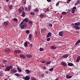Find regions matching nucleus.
Masks as SVG:
<instances>
[{
  "label": "nucleus",
  "instance_id": "obj_1",
  "mask_svg": "<svg viewBox=\"0 0 80 80\" xmlns=\"http://www.w3.org/2000/svg\"><path fill=\"white\" fill-rule=\"evenodd\" d=\"M19 26H20L21 28L22 29H23L25 27H27V23L26 22L23 23V21H22V22L21 23Z\"/></svg>",
  "mask_w": 80,
  "mask_h": 80
},
{
  "label": "nucleus",
  "instance_id": "obj_2",
  "mask_svg": "<svg viewBox=\"0 0 80 80\" xmlns=\"http://www.w3.org/2000/svg\"><path fill=\"white\" fill-rule=\"evenodd\" d=\"M13 68V66L10 65V66H8L4 70L5 72H8L11 69Z\"/></svg>",
  "mask_w": 80,
  "mask_h": 80
},
{
  "label": "nucleus",
  "instance_id": "obj_3",
  "mask_svg": "<svg viewBox=\"0 0 80 80\" xmlns=\"http://www.w3.org/2000/svg\"><path fill=\"white\" fill-rule=\"evenodd\" d=\"M11 73H17V70L14 68L12 69L10 71Z\"/></svg>",
  "mask_w": 80,
  "mask_h": 80
},
{
  "label": "nucleus",
  "instance_id": "obj_4",
  "mask_svg": "<svg viewBox=\"0 0 80 80\" xmlns=\"http://www.w3.org/2000/svg\"><path fill=\"white\" fill-rule=\"evenodd\" d=\"M30 77L28 75H27L25 77H23V79L25 80H30Z\"/></svg>",
  "mask_w": 80,
  "mask_h": 80
},
{
  "label": "nucleus",
  "instance_id": "obj_5",
  "mask_svg": "<svg viewBox=\"0 0 80 80\" xmlns=\"http://www.w3.org/2000/svg\"><path fill=\"white\" fill-rule=\"evenodd\" d=\"M6 50V53L7 54H10V52L11 51H10V50L9 49H5Z\"/></svg>",
  "mask_w": 80,
  "mask_h": 80
},
{
  "label": "nucleus",
  "instance_id": "obj_6",
  "mask_svg": "<svg viewBox=\"0 0 80 80\" xmlns=\"http://www.w3.org/2000/svg\"><path fill=\"white\" fill-rule=\"evenodd\" d=\"M20 57L22 58H23V59L26 58V57L25 55L23 54H20Z\"/></svg>",
  "mask_w": 80,
  "mask_h": 80
},
{
  "label": "nucleus",
  "instance_id": "obj_7",
  "mask_svg": "<svg viewBox=\"0 0 80 80\" xmlns=\"http://www.w3.org/2000/svg\"><path fill=\"white\" fill-rule=\"evenodd\" d=\"M74 28L76 30H79L80 29V28L79 27L77 26H74Z\"/></svg>",
  "mask_w": 80,
  "mask_h": 80
},
{
  "label": "nucleus",
  "instance_id": "obj_8",
  "mask_svg": "<svg viewBox=\"0 0 80 80\" xmlns=\"http://www.w3.org/2000/svg\"><path fill=\"white\" fill-rule=\"evenodd\" d=\"M51 36H52V33L51 32H49L47 35V38H48L50 37H51Z\"/></svg>",
  "mask_w": 80,
  "mask_h": 80
},
{
  "label": "nucleus",
  "instance_id": "obj_9",
  "mask_svg": "<svg viewBox=\"0 0 80 80\" xmlns=\"http://www.w3.org/2000/svg\"><path fill=\"white\" fill-rule=\"evenodd\" d=\"M68 66H70V67H72V66H74V64L71 62H68Z\"/></svg>",
  "mask_w": 80,
  "mask_h": 80
},
{
  "label": "nucleus",
  "instance_id": "obj_10",
  "mask_svg": "<svg viewBox=\"0 0 80 80\" xmlns=\"http://www.w3.org/2000/svg\"><path fill=\"white\" fill-rule=\"evenodd\" d=\"M61 64L63 66H64V67H66V66H67V63H65V62H61Z\"/></svg>",
  "mask_w": 80,
  "mask_h": 80
},
{
  "label": "nucleus",
  "instance_id": "obj_11",
  "mask_svg": "<svg viewBox=\"0 0 80 80\" xmlns=\"http://www.w3.org/2000/svg\"><path fill=\"white\" fill-rule=\"evenodd\" d=\"M28 20L27 18H25L24 20H23L22 21V22H23V23H25L24 22H28Z\"/></svg>",
  "mask_w": 80,
  "mask_h": 80
},
{
  "label": "nucleus",
  "instance_id": "obj_12",
  "mask_svg": "<svg viewBox=\"0 0 80 80\" xmlns=\"http://www.w3.org/2000/svg\"><path fill=\"white\" fill-rule=\"evenodd\" d=\"M63 32H60L59 33V35L61 36V37H63Z\"/></svg>",
  "mask_w": 80,
  "mask_h": 80
},
{
  "label": "nucleus",
  "instance_id": "obj_13",
  "mask_svg": "<svg viewBox=\"0 0 80 80\" xmlns=\"http://www.w3.org/2000/svg\"><path fill=\"white\" fill-rule=\"evenodd\" d=\"M72 77V76H69L68 75H67L66 76V78H67V79H68L69 78H71Z\"/></svg>",
  "mask_w": 80,
  "mask_h": 80
},
{
  "label": "nucleus",
  "instance_id": "obj_14",
  "mask_svg": "<svg viewBox=\"0 0 80 80\" xmlns=\"http://www.w3.org/2000/svg\"><path fill=\"white\" fill-rule=\"evenodd\" d=\"M14 52H16L17 53H20L21 52V51L19 50H15L14 51Z\"/></svg>",
  "mask_w": 80,
  "mask_h": 80
},
{
  "label": "nucleus",
  "instance_id": "obj_15",
  "mask_svg": "<svg viewBox=\"0 0 80 80\" xmlns=\"http://www.w3.org/2000/svg\"><path fill=\"white\" fill-rule=\"evenodd\" d=\"M44 14H41L40 15V17L41 18H43L44 17Z\"/></svg>",
  "mask_w": 80,
  "mask_h": 80
},
{
  "label": "nucleus",
  "instance_id": "obj_16",
  "mask_svg": "<svg viewBox=\"0 0 80 80\" xmlns=\"http://www.w3.org/2000/svg\"><path fill=\"white\" fill-rule=\"evenodd\" d=\"M75 25H78V26H79L80 25V22H78L77 23H74Z\"/></svg>",
  "mask_w": 80,
  "mask_h": 80
},
{
  "label": "nucleus",
  "instance_id": "obj_17",
  "mask_svg": "<svg viewBox=\"0 0 80 80\" xmlns=\"http://www.w3.org/2000/svg\"><path fill=\"white\" fill-rule=\"evenodd\" d=\"M4 25L5 26H8V23L7 22H4Z\"/></svg>",
  "mask_w": 80,
  "mask_h": 80
},
{
  "label": "nucleus",
  "instance_id": "obj_18",
  "mask_svg": "<svg viewBox=\"0 0 80 80\" xmlns=\"http://www.w3.org/2000/svg\"><path fill=\"white\" fill-rule=\"evenodd\" d=\"M64 58H67L68 57V54H66L64 55L63 56H62Z\"/></svg>",
  "mask_w": 80,
  "mask_h": 80
},
{
  "label": "nucleus",
  "instance_id": "obj_19",
  "mask_svg": "<svg viewBox=\"0 0 80 80\" xmlns=\"http://www.w3.org/2000/svg\"><path fill=\"white\" fill-rule=\"evenodd\" d=\"M25 16V11H23L22 12V16L23 17H24Z\"/></svg>",
  "mask_w": 80,
  "mask_h": 80
},
{
  "label": "nucleus",
  "instance_id": "obj_20",
  "mask_svg": "<svg viewBox=\"0 0 80 80\" xmlns=\"http://www.w3.org/2000/svg\"><path fill=\"white\" fill-rule=\"evenodd\" d=\"M26 56L28 58H31V57H32L30 54H26Z\"/></svg>",
  "mask_w": 80,
  "mask_h": 80
},
{
  "label": "nucleus",
  "instance_id": "obj_21",
  "mask_svg": "<svg viewBox=\"0 0 80 80\" xmlns=\"http://www.w3.org/2000/svg\"><path fill=\"white\" fill-rule=\"evenodd\" d=\"M32 34H30L29 35V40H32Z\"/></svg>",
  "mask_w": 80,
  "mask_h": 80
},
{
  "label": "nucleus",
  "instance_id": "obj_22",
  "mask_svg": "<svg viewBox=\"0 0 80 80\" xmlns=\"http://www.w3.org/2000/svg\"><path fill=\"white\" fill-rule=\"evenodd\" d=\"M24 46L25 47H28V43H27V42H25L24 43Z\"/></svg>",
  "mask_w": 80,
  "mask_h": 80
},
{
  "label": "nucleus",
  "instance_id": "obj_23",
  "mask_svg": "<svg viewBox=\"0 0 80 80\" xmlns=\"http://www.w3.org/2000/svg\"><path fill=\"white\" fill-rule=\"evenodd\" d=\"M80 56H78V58L77 59L76 61L77 62H78L80 61Z\"/></svg>",
  "mask_w": 80,
  "mask_h": 80
},
{
  "label": "nucleus",
  "instance_id": "obj_24",
  "mask_svg": "<svg viewBox=\"0 0 80 80\" xmlns=\"http://www.w3.org/2000/svg\"><path fill=\"white\" fill-rule=\"evenodd\" d=\"M34 12H37L39 11V9L38 8H36L34 10Z\"/></svg>",
  "mask_w": 80,
  "mask_h": 80
},
{
  "label": "nucleus",
  "instance_id": "obj_25",
  "mask_svg": "<svg viewBox=\"0 0 80 80\" xmlns=\"http://www.w3.org/2000/svg\"><path fill=\"white\" fill-rule=\"evenodd\" d=\"M45 29L44 28H42L41 30V33H43V32H45Z\"/></svg>",
  "mask_w": 80,
  "mask_h": 80
},
{
  "label": "nucleus",
  "instance_id": "obj_26",
  "mask_svg": "<svg viewBox=\"0 0 80 80\" xmlns=\"http://www.w3.org/2000/svg\"><path fill=\"white\" fill-rule=\"evenodd\" d=\"M56 48H57L56 47H54L53 46H52L51 47V49H53L55 50V49H56Z\"/></svg>",
  "mask_w": 80,
  "mask_h": 80
},
{
  "label": "nucleus",
  "instance_id": "obj_27",
  "mask_svg": "<svg viewBox=\"0 0 80 80\" xmlns=\"http://www.w3.org/2000/svg\"><path fill=\"white\" fill-rule=\"evenodd\" d=\"M51 63V61H50L46 62V65H49V64H50Z\"/></svg>",
  "mask_w": 80,
  "mask_h": 80
},
{
  "label": "nucleus",
  "instance_id": "obj_28",
  "mask_svg": "<svg viewBox=\"0 0 80 80\" xmlns=\"http://www.w3.org/2000/svg\"><path fill=\"white\" fill-rule=\"evenodd\" d=\"M26 33L27 34H29V33H30V31H29V30H27L26 31Z\"/></svg>",
  "mask_w": 80,
  "mask_h": 80
},
{
  "label": "nucleus",
  "instance_id": "obj_29",
  "mask_svg": "<svg viewBox=\"0 0 80 80\" xmlns=\"http://www.w3.org/2000/svg\"><path fill=\"white\" fill-rule=\"evenodd\" d=\"M29 23L30 25H32V24H33V22L32 21H29Z\"/></svg>",
  "mask_w": 80,
  "mask_h": 80
},
{
  "label": "nucleus",
  "instance_id": "obj_30",
  "mask_svg": "<svg viewBox=\"0 0 80 80\" xmlns=\"http://www.w3.org/2000/svg\"><path fill=\"white\" fill-rule=\"evenodd\" d=\"M17 70L19 71V72H22V70L20 68H17Z\"/></svg>",
  "mask_w": 80,
  "mask_h": 80
},
{
  "label": "nucleus",
  "instance_id": "obj_31",
  "mask_svg": "<svg viewBox=\"0 0 80 80\" xmlns=\"http://www.w3.org/2000/svg\"><path fill=\"white\" fill-rule=\"evenodd\" d=\"M26 72H27V73H30V70L28 69H26Z\"/></svg>",
  "mask_w": 80,
  "mask_h": 80
},
{
  "label": "nucleus",
  "instance_id": "obj_32",
  "mask_svg": "<svg viewBox=\"0 0 80 80\" xmlns=\"http://www.w3.org/2000/svg\"><path fill=\"white\" fill-rule=\"evenodd\" d=\"M3 75V71H1L0 72V75L2 76V75Z\"/></svg>",
  "mask_w": 80,
  "mask_h": 80
},
{
  "label": "nucleus",
  "instance_id": "obj_33",
  "mask_svg": "<svg viewBox=\"0 0 80 80\" xmlns=\"http://www.w3.org/2000/svg\"><path fill=\"white\" fill-rule=\"evenodd\" d=\"M9 9H11L13 8V6L12 5H10L9 6Z\"/></svg>",
  "mask_w": 80,
  "mask_h": 80
},
{
  "label": "nucleus",
  "instance_id": "obj_34",
  "mask_svg": "<svg viewBox=\"0 0 80 80\" xmlns=\"http://www.w3.org/2000/svg\"><path fill=\"white\" fill-rule=\"evenodd\" d=\"M40 51L41 52H42V51H43L44 50V49L42 48H40L39 49Z\"/></svg>",
  "mask_w": 80,
  "mask_h": 80
},
{
  "label": "nucleus",
  "instance_id": "obj_35",
  "mask_svg": "<svg viewBox=\"0 0 80 80\" xmlns=\"http://www.w3.org/2000/svg\"><path fill=\"white\" fill-rule=\"evenodd\" d=\"M31 7L30 6H29L28 7V10L29 11V12H30V9H31Z\"/></svg>",
  "mask_w": 80,
  "mask_h": 80
},
{
  "label": "nucleus",
  "instance_id": "obj_36",
  "mask_svg": "<svg viewBox=\"0 0 80 80\" xmlns=\"http://www.w3.org/2000/svg\"><path fill=\"white\" fill-rule=\"evenodd\" d=\"M30 14L31 15H35V13H34L33 12H30Z\"/></svg>",
  "mask_w": 80,
  "mask_h": 80
},
{
  "label": "nucleus",
  "instance_id": "obj_37",
  "mask_svg": "<svg viewBox=\"0 0 80 80\" xmlns=\"http://www.w3.org/2000/svg\"><path fill=\"white\" fill-rule=\"evenodd\" d=\"M50 40V38H48L46 40V41H47L48 42H49Z\"/></svg>",
  "mask_w": 80,
  "mask_h": 80
},
{
  "label": "nucleus",
  "instance_id": "obj_38",
  "mask_svg": "<svg viewBox=\"0 0 80 80\" xmlns=\"http://www.w3.org/2000/svg\"><path fill=\"white\" fill-rule=\"evenodd\" d=\"M62 15H66L67 14V12H62Z\"/></svg>",
  "mask_w": 80,
  "mask_h": 80
},
{
  "label": "nucleus",
  "instance_id": "obj_39",
  "mask_svg": "<svg viewBox=\"0 0 80 80\" xmlns=\"http://www.w3.org/2000/svg\"><path fill=\"white\" fill-rule=\"evenodd\" d=\"M7 61L6 60H4L3 61V63H7Z\"/></svg>",
  "mask_w": 80,
  "mask_h": 80
},
{
  "label": "nucleus",
  "instance_id": "obj_40",
  "mask_svg": "<svg viewBox=\"0 0 80 80\" xmlns=\"http://www.w3.org/2000/svg\"><path fill=\"white\" fill-rule=\"evenodd\" d=\"M75 10L72 9V11L71 12L72 13H75Z\"/></svg>",
  "mask_w": 80,
  "mask_h": 80
},
{
  "label": "nucleus",
  "instance_id": "obj_41",
  "mask_svg": "<svg viewBox=\"0 0 80 80\" xmlns=\"http://www.w3.org/2000/svg\"><path fill=\"white\" fill-rule=\"evenodd\" d=\"M44 75H45V74H41V76L42 77V78L44 77Z\"/></svg>",
  "mask_w": 80,
  "mask_h": 80
},
{
  "label": "nucleus",
  "instance_id": "obj_42",
  "mask_svg": "<svg viewBox=\"0 0 80 80\" xmlns=\"http://www.w3.org/2000/svg\"><path fill=\"white\" fill-rule=\"evenodd\" d=\"M49 70V71H52V70H53V68H51Z\"/></svg>",
  "mask_w": 80,
  "mask_h": 80
},
{
  "label": "nucleus",
  "instance_id": "obj_43",
  "mask_svg": "<svg viewBox=\"0 0 80 80\" xmlns=\"http://www.w3.org/2000/svg\"><path fill=\"white\" fill-rule=\"evenodd\" d=\"M15 75H16V76H17V77H19L20 76L18 73H16Z\"/></svg>",
  "mask_w": 80,
  "mask_h": 80
},
{
  "label": "nucleus",
  "instance_id": "obj_44",
  "mask_svg": "<svg viewBox=\"0 0 80 80\" xmlns=\"http://www.w3.org/2000/svg\"><path fill=\"white\" fill-rule=\"evenodd\" d=\"M59 2H58L56 4V7H57V6H58V5H59Z\"/></svg>",
  "mask_w": 80,
  "mask_h": 80
},
{
  "label": "nucleus",
  "instance_id": "obj_45",
  "mask_svg": "<svg viewBox=\"0 0 80 80\" xmlns=\"http://www.w3.org/2000/svg\"><path fill=\"white\" fill-rule=\"evenodd\" d=\"M13 20H14V21H18V19L16 18H14L13 19Z\"/></svg>",
  "mask_w": 80,
  "mask_h": 80
},
{
  "label": "nucleus",
  "instance_id": "obj_46",
  "mask_svg": "<svg viewBox=\"0 0 80 80\" xmlns=\"http://www.w3.org/2000/svg\"><path fill=\"white\" fill-rule=\"evenodd\" d=\"M77 2H78V4H79V3H80V0H77Z\"/></svg>",
  "mask_w": 80,
  "mask_h": 80
},
{
  "label": "nucleus",
  "instance_id": "obj_47",
  "mask_svg": "<svg viewBox=\"0 0 80 80\" xmlns=\"http://www.w3.org/2000/svg\"><path fill=\"white\" fill-rule=\"evenodd\" d=\"M19 12H22V9L19 8Z\"/></svg>",
  "mask_w": 80,
  "mask_h": 80
},
{
  "label": "nucleus",
  "instance_id": "obj_48",
  "mask_svg": "<svg viewBox=\"0 0 80 80\" xmlns=\"http://www.w3.org/2000/svg\"><path fill=\"white\" fill-rule=\"evenodd\" d=\"M41 62L42 63H45L46 62L45 61H42Z\"/></svg>",
  "mask_w": 80,
  "mask_h": 80
},
{
  "label": "nucleus",
  "instance_id": "obj_49",
  "mask_svg": "<svg viewBox=\"0 0 80 80\" xmlns=\"http://www.w3.org/2000/svg\"><path fill=\"white\" fill-rule=\"evenodd\" d=\"M46 12H49V8H47L46 10Z\"/></svg>",
  "mask_w": 80,
  "mask_h": 80
},
{
  "label": "nucleus",
  "instance_id": "obj_50",
  "mask_svg": "<svg viewBox=\"0 0 80 80\" xmlns=\"http://www.w3.org/2000/svg\"><path fill=\"white\" fill-rule=\"evenodd\" d=\"M45 73H46V74H48V72L47 71H46L45 72Z\"/></svg>",
  "mask_w": 80,
  "mask_h": 80
},
{
  "label": "nucleus",
  "instance_id": "obj_51",
  "mask_svg": "<svg viewBox=\"0 0 80 80\" xmlns=\"http://www.w3.org/2000/svg\"><path fill=\"white\" fill-rule=\"evenodd\" d=\"M47 1L48 2H51L52 0H47Z\"/></svg>",
  "mask_w": 80,
  "mask_h": 80
},
{
  "label": "nucleus",
  "instance_id": "obj_52",
  "mask_svg": "<svg viewBox=\"0 0 80 80\" xmlns=\"http://www.w3.org/2000/svg\"><path fill=\"white\" fill-rule=\"evenodd\" d=\"M78 2H76L75 4V6H76V5H78Z\"/></svg>",
  "mask_w": 80,
  "mask_h": 80
},
{
  "label": "nucleus",
  "instance_id": "obj_53",
  "mask_svg": "<svg viewBox=\"0 0 80 80\" xmlns=\"http://www.w3.org/2000/svg\"><path fill=\"white\" fill-rule=\"evenodd\" d=\"M72 9H73H73H77V8L75 7H73V8Z\"/></svg>",
  "mask_w": 80,
  "mask_h": 80
},
{
  "label": "nucleus",
  "instance_id": "obj_54",
  "mask_svg": "<svg viewBox=\"0 0 80 80\" xmlns=\"http://www.w3.org/2000/svg\"><path fill=\"white\" fill-rule=\"evenodd\" d=\"M49 27H52V24H49Z\"/></svg>",
  "mask_w": 80,
  "mask_h": 80
},
{
  "label": "nucleus",
  "instance_id": "obj_55",
  "mask_svg": "<svg viewBox=\"0 0 80 80\" xmlns=\"http://www.w3.org/2000/svg\"><path fill=\"white\" fill-rule=\"evenodd\" d=\"M70 10H68L67 13H70Z\"/></svg>",
  "mask_w": 80,
  "mask_h": 80
},
{
  "label": "nucleus",
  "instance_id": "obj_56",
  "mask_svg": "<svg viewBox=\"0 0 80 80\" xmlns=\"http://www.w3.org/2000/svg\"><path fill=\"white\" fill-rule=\"evenodd\" d=\"M78 44V43L77 42L76 43L75 45H77Z\"/></svg>",
  "mask_w": 80,
  "mask_h": 80
},
{
  "label": "nucleus",
  "instance_id": "obj_57",
  "mask_svg": "<svg viewBox=\"0 0 80 80\" xmlns=\"http://www.w3.org/2000/svg\"><path fill=\"white\" fill-rule=\"evenodd\" d=\"M78 42L79 43H80V39H79L78 41Z\"/></svg>",
  "mask_w": 80,
  "mask_h": 80
},
{
  "label": "nucleus",
  "instance_id": "obj_58",
  "mask_svg": "<svg viewBox=\"0 0 80 80\" xmlns=\"http://www.w3.org/2000/svg\"><path fill=\"white\" fill-rule=\"evenodd\" d=\"M30 46H31V47H32V46H33V45L32 44H31L30 45Z\"/></svg>",
  "mask_w": 80,
  "mask_h": 80
},
{
  "label": "nucleus",
  "instance_id": "obj_59",
  "mask_svg": "<svg viewBox=\"0 0 80 80\" xmlns=\"http://www.w3.org/2000/svg\"><path fill=\"white\" fill-rule=\"evenodd\" d=\"M6 18H9V17L6 16Z\"/></svg>",
  "mask_w": 80,
  "mask_h": 80
},
{
  "label": "nucleus",
  "instance_id": "obj_60",
  "mask_svg": "<svg viewBox=\"0 0 80 80\" xmlns=\"http://www.w3.org/2000/svg\"><path fill=\"white\" fill-rule=\"evenodd\" d=\"M43 68L44 69H45L46 68V67H45V66H44L43 67Z\"/></svg>",
  "mask_w": 80,
  "mask_h": 80
},
{
  "label": "nucleus",
  "instance_id": "obj_61",
  "mask_svg": "<svg viewBox=\"0 0 80 80\" xmlns=\"http://www.w3.org/2000/svg\"><path fill=\"white\" fill-rule=\"evenodd\" d=\"M25 10H27V8H25Z\"/></svg>",
  "mask_w": 80,
  "mask_h": 80
},
{
  "label": "nucleus",
  "instance_id": "obj_62",
  "mask_svg": "<svg viewBox=\"0 0 80 80\" xmlns=\"http://www.w3.org/2000/svg\"><path fill=\"white\" fill-rule=\"evenodd\" d=\"M6 2H9V0H6Z\"/></svg>",
  "mask_w": 80,
  "mask_h": 80
},
{
  "label": "nucleus",
  "instance_id": "obj_63",
  "mask_svg": "<svg viewBox=\"0 0 80 80\" xmlns=\"http://www.w3.org/2000/svg\"><path fill=\"white\" fill-rule=\"evenodd\" d=\"M22 10H23L24 9V8H23V7H22Z\"/></svg>",
  "mask_w": 80,
  "mask_h": 80
},
{
  "label": "nucleus",
  "instance_id": "obj_64",
  "mask_svg": "<svg viewBox=\"0 0 80 80\" xmlns=\"http://www.w3.org/2000/svg\"><path fill=\"white\" fill-rule=\"evenodd\" d=\"M67 3H69V2L68 1L67 2Z\"/></svg>",
  "mask_w": 80,
  "mask_h": 80
}]
</instances>
